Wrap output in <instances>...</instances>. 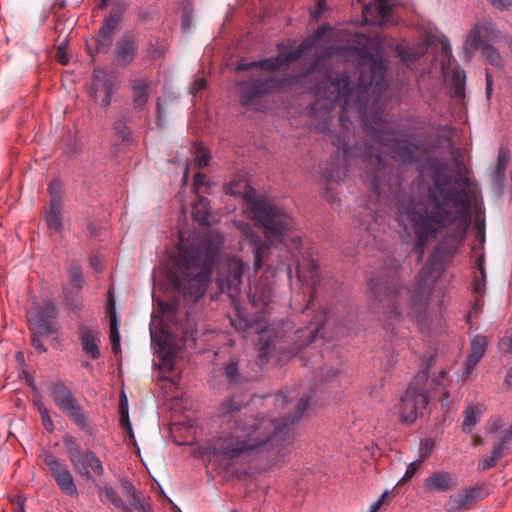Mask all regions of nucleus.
<instances>
[{
	"label": "nucleus",
	"mask_w": 512,
	"mask_h": 512,
	"mask_svg": "<svg viewBox=\"0 0 512 512\" xmlns=\"http://www.w3.org/2000/svg\"><path fill=\"white\" fill-rule=\"evenodd\" d=\"M221 244V240L212 234L193 235L187 239L180 235L169 279L185 302L194 304L205 294Z\"/></svg>",
	"instance_id": "6"
},
{
	"label": "nucleus",
	"mask_w": 512,
	"mask_h": 512,
	"mask_svg": "<svg viewBox=\"0 0 512 512\" xmlns=\"http://www.w3.org/2000/svg\"><path fill=\"white\" fill-rule=\"evenodd\" d=\"M485 407L483 405H470L464 411V421L462 424V430L465 433H470L473 427L479 422L481 415L483 414Z\"/></svg>",
	"instance_id": "33"
},
{
	"label": "nucleus",
	"mask_w": 512,
	"mask_h": 512,
	"mask_svg": "<svg viewBox=\"0 0 512 512\" xmlns=\"http://www.w3.org/2000/svg\"><path fill=\"white\" fill-rule=\"evenodd\" d=\"M503 384L507 390H512V367L508 370Z\"/></svg>",
	"instance_id": "64"
},
{
	"label": "nucleus",
	"mask_w": 512,
	"mask_h": 512,
	"mask_svg": "<svg viewBox=\"0 0 512 512\" xmlns=\"http://www.w3.org/2000/svg\"><path fill=\"white\" fill-rule=\"evenodd\" d=\"M353 41L355 45L350 46L349 50L357 54L361 60L369 62L368 70L360 71L356 86L345 73L337 74L334 78L329 79L330 89L335 94L333 100L326 103L317 100L310 107V113L313 116L319 114L320 123L312 125L320 132L328 130L331 110L336 104L341 105L339 122L344 126L346 116L351 112H363L376 99H379V103L387 100V65L379 55L382 49L380 39L363 33H355Z\"/></svg>",
	"instance_id": "3"
},
{
	"label": "nucleus",
	"mask_w": 512,
	"mask_h": 512,
	"mask_svg": "<svg viewBox=\"0 0 512 512\" xmlns=\"http://www.w3.org/2000/svg\"><path fill=\"white\" fill-rule=\"evenodd\" d=\"M39 334H33L32 336V339H31V342H32V345L33 347L35 348V350L38 352V353H45L47 351V348L46 346L42 343V341L40 340L39 338Z\"/></svg>",
	"instance_id": "55"
},
{
	"label": "nucleus",
	"mask_w": 512,
	"mask_h": 512,
	"mask_svg": "<svg viewBox=\"0 0 512 512\" xmlns=\"http://www.w3.org/2000/svg\"><path fill=\"white\" fill-rule=\"evenodd\" d=\"M387 495H388L387 491L383 492L382 495L380 496V498L377 501H375L374 503L371 504V506L369 508V512H377L381 508V506L383 505L384 500H385Z\"/></svg>",
	"instance_id": "58"
},
{
	"label": "nucleus",
	"mask_w": 512,
	"mask_h": 512,
	"mask_svg": "<svg viewBox=\"0 0 512 512\" xmlns=\"http://www.w3.org/2000/svg\"><path fill=\"white\" fill-rule=\"evenodd\" d=\"M119 412H120V424L122 428L127 432L130 440L135 441L134 432L132 429V425L129 419L128 414V402L125 397V395H122L120 399V405H119Z\"/></svg>",
	"instance_id": "38"
},
{
	"label": "nucleus",
	"mask_w": 512,
	"mask_h": 512,
	"mask_svg": "<svg viewBox=\"0 0 512 512\" xmlns=\"http://www.w3.org/2000/svg\"><path fill=\"white\" fill-rule=\"evenodd\" d=\"M427 375L420 373L414 377L397 405V414L402 423L415 422L426 408L429 399L426 390Z\"/></svg>",
	"instance_id": "9"
},
{
	"label": "nucleus",
	"mask_w": 512,
	"mask_h": 512,
	"mask_svg": "<svg viewBox=\"0 0 512 512\" xmlns=\"http://www.w3.org/2000/svg\"><path fill=\"white\" fill-rule=\"evenodd\" d=\"M434 188L429 189L426 197L405 212L406 220L411 224L415 235L414 250L421 260L426 245L440 233L457 223L458 231L451 245L439 244L416 276L414 289L400 285L392 280L370 278L368 287L375 299L387 307L386 328L394 332V324L405 318L418 325L427 320L428 302L443 270L449 265L457 249L462 245L469 222L465 218L470 210L472 197L471 181L465 175L451 178L435 172L432 177Z\"/></svg>",
	"instance_id": "1"
},
{
	"label": "nucleus",
	"mask_w": 512,
	"mask_h": 512,
	"mask_svg": "<svg viewBox=\"0 0 512 512\" xmlns=\"http://www.w3.org/2000/svg\"><path fill=\"white\" fill-rule=\"evenodd\" d=\"M494 7L504 9L510 5V0H488Z\"/></svg>",
	"instance_id": "63"
},
{
	"label": "nucleus",
	"mask_w": 512,
	"mask_h": 512,
	"mask_svg": "<svg viewBox=\"0 0 512 512\" xmlns=\"http://www.w3.org/2000/svg\"><path fill=\"white\" fill-rule=\"evenodd\" d=\"M117 86L118 82L115 74L101 67L94 69L92 75L91 95L97 99L99 93H103V97L100 100L102 107L106 108L111 104L112 95L116 91Z\"/></svg>",
	"instance_id": "15"
},
{
	"label": "nucleus",
	"mask_w": 512,
	"mask_h": 512,
	"mask_svg": "<svg viewBox=\"0 0 512 512\" xmlns=\"http://www.w3.org/2000/svg\"><path fill=\"white\" fill-rule=\"evenodd\" d=\"M62 206L63 204H59V201L56 199L54 201H50L49 210L46 213L47 226L49 229L57 232L62 230Z\"/></svg>",
	"instance_id": "35"
},
{
	"label": "nucleus",
	"mask_w": 512,
	"mask_h": 512,
	"mask_svg": "<svg viewBox=\"0 0 512 512\" xmlns=\"http://www.w3.org/2000/svg\"><path fill=\"white\" fill-rule=\"evenodd\" d=\"M465 80L466 76L463 70L453 73L454 96L457 99H462L465 96Z\"/></svg>",
	"instance_id": "42"
},
{
	"label": "nucleus",
	"mask_w": 512,
	"mask_h": 512,
	"mask_svg": "<svg viewBox=\"0 0 512 512\" xmlns=\"http://www.w3.org/2000/svg\"><path fill=\"white\" fill-rule=\"evenodd\" d=\"M63 444L68 453L69 460L72 465L80 464L78 457H80L81 453L84 451L81 449L79 444L75 441L72 436H65L63 438Z\"/></svg>",
	"instance_id": "39"
},
{
	"label": "nucleus",
	"mask_w": 512,
	"mask_h": 512,
	"mask_svg": "<svg viewBox=\"0 0 512 512\" xmlns=\"http://www.w3.org/2000/svg\"><path fill=\"white\" fill-rule=\"evenodd\" d=\"M55 406L62 411L80 430L89 432L91 426L82 406L65 383L57 381L50 387Z\"/></svg>",
	"instance_id": "12"
},
{
	"label": "nucleus",
	"mask_w": 512,
	"mask_h": 512,
	"mask_svg": "<svg viewBox=\"0 0 512 512\" xmlns=\"http://www.w3.org/2000/svg\"><path fill=\"white\" fill-rule=\"evenodd\" d=\"M70 284L77 288L82 289L84 279L82 275L81 267L77 263H72L68 271Z\"/></svg>",
	"instance_id": "43"
},
{
	"label": "nucleus",
	"mask_w": 512,
	"mask_h": 512,
	"mask_svg": "<svg viewBox=\"0 0 512 512\" xmlns=\"http://www.w3.org/2000/svg\"><path fill=\"white\" fill-rule=\"evenodd\" d=\"M327 320L328 316L324 311L315 315L308 326L297 329L291 335L277 334L274 338L260 336L257 344L258 364H265L273 354L277 355L279 361H287L296 356L301 349L315 341Z\"/></svg>",
	"instance_id": "7"
},
{
	"label": "nucleus",
	"mask_w": 512,
	"mask_h": 512,
	"mask_svg": "<svg viewBox=\"0 0 512 512\" xmlns=\"http://www.w3.org/2000/svg\"><path fill=\"white\" fill-rule=\"evenodd\" d=\"M484 260L485 254H480L477 256L475 266L479 271V276L475 275L472 281V291L474 294V302L472 304L471 310L469 314L466 316V321L470 322V319L473 314H477L482 308V300L481 298L485 292V280H486V272L484 268Z\"/></svg>",
	"instance_id": "19"
},
{
	"label": "nucleus",
	"mask_w": 512,
	"mask_h": 512,
	"mask_svg": "<svg viewBox=\"0 0 512 512\" xmlns=\"http://www.w3.org/2000/svg\"><path fill=\"white\" fill-rule=\"evenodd\" d=\"M209 155H207L206 153H203L201 155H199L197 158H196V163H197V166L199 168H204L206 166H208L209 164Z\"/></svg>",
	"instance_id": "62"
},
{
	"label": "nucleus",
	"mask_w": 512,
	"mask_h": 512,
	"mask_svg": "<svg viewBox=\"0 0 512 512\" xmlns=\"http://www.w3.org/2000/svg\"><path fill=\"white\" fill-rule=\"evenodd\" d=\"M130 503L132 509L124 505V512H152L150 504L136 492L132 494Z\"/></svg>",
	"instance_id": "41"
},
{
	"label": "nucleus",
	"mask_w": 512,
	"mask_h": 512,
	"mask_svg": "<svg viewBox=\"0 0 512 512\" xmlns=\"http://www.w3.org/2000/svg\"><path fill=\"white\" fill-rule=\"evenodd\" d=\"M309 405V397L301 398L295 414L285 416L281 421L266 417L238 419L241 404L233 398L224 400L219 408L220 416L233 421L234 427L220 437L218 454L226 460L262 453L273 454L278 458L286 445L288 427L304 416Z\"/></svg>",
	"instance_id": "4"
},
{
	"label": "nucleus",
	"mask_w": 512,
	"mask_h": 512,
	"mask_svg": "<svg viewBox=\"0 0 512 512\" xmlns=\"http://www.w3.org/2000/svg\"><path fill=\"white\" fill-rule=\"evenodd\" d=\"M392 6L393 0H374V2L363 5V18L372 24H383L390 17Z\"/></svg>",
	"instance_id": "21"
},
{
	"label": "nucleus",
	"mask_w": 512,
	"mask_h": 512,
	"mask_svg": "<svg viewBox=\"0 0 512 512\" xmlns=\"http://www.w3.org/2000/svg\"><path fill=\"white\" fill-rule=\"evenodd\" d=\"M63 444L68 453L69 460L72 465L80 464L78 457H80L81 453L84 451L81 449L79 444L75 441L72 436H65L63 438Z\"/></svg>",
	"instance_id": "40"
},
{
	"label": "nucleus",
	"mask_w": 512,
	"mask_h": 512,
	"mask_svg": "<svg viewBox=\"0 0 512 512\" xmlns=\"http://www.w3.org/2000/svg\"><path fill=\"white\" fill-rule=\"evenodd\" d=\"M331 54H332L331 47L327 48L326 51L317 52L313 66L316 67L322 59H325L326 57L330 56Z\"/></svg>",
	"instance_id": "60"
},
{
	"label": "nucleus",
	"mask_w": 512,
	"mask_h": 512,
	"mask_svg": "<svg viewBox=\"0 0 512 512\" xmlns=\"http://www.w3.org/2000/svg\"><path fill=\"white\" fill-rule=\"evenodd\" d=\"M487 495L488 492L485 490V487L480 484L461 489L449 497L446 509L448 512L468 509L471 504L484 499Z\"/></svg>",
	"instance_id": "16"
},
{
	"label": "nucleus",
	"mask_w": 512,
	"mask_h": 512,
	"mask_svg": "<svg viewBox=\"0 0 512 512\" xmlns=\"http://www.w3.org/2000/svg\"><path fill=\"white\" fill-rule=\"evenodd\" d=\"M271 292L272 290L268 285L264 287L256 285L253 289L250 288L248 297L253 306L264 308L270 302Z\"/></svg>",
	"instance_id": "34"
},
{
	"label": "nucleus",
	"mask_w": 512,
	"mask_h": 512,
	"mask_svg": "<svg viewBox=\"0 0 512 512\" xmlns=\"http://www.w3.org/2000/svg\"><path fill=\"white\" fill-rule=\"evenodd\" d=\"M487 348V339L485 336L476 335L471 340V353L466 361L467 369H473L479 360L483 357Z\"/></svg>",
	"instance_id": "31"
},
{
	"label": "nucleus",
	"mask_w": 512,
	"mask_h": 512,
	"mask_svg": "<svg viewBox=\"0 0 512 512\" xmlns=\"http://www.w3.org/2000/svg\"><path fill=\"white\" fill-rule=\"evenodd\" d=\"M137 53L138 44L132 34H124L117 40L114 48V57L118 65H130L135 60Z\"/></svg>",
	"instance_id": "20"
},
{
	"label": "nucleus",
	"mask_w": 512,
	"mask_h": 512,
	"mask_svg": "<svg viewBox=\"0 0 512 512\" xmlns=\"http://www.w3.org/2000/svg\"><path fill=\"white\" fill-rule=\"evenodd\" d=\"M386 102L379 103V99H376L363 112H355L362 122L368 142L354 143L355 134L351 130L349 115L346 116L344 126L340 122V134L332 135L329 129L323 132L336 148L328 167L323 171V178L327 182L339 183L352 171L353 166L364 168L360 176L379 204L386 200L383 195L386 186L383 178L392 170L381 155V150H388L391 158L400 164H413L420 158V145L417 141L391 138L395 131L392 122L384 119Z\"/></svg>",
	"instance_id": "2"
},
{
	"label": "nucleus",
	"mask_w": 512,
	"mask_h": 512,
	"mask_svg": "<svg viewBox=\"0 0 512 512\" xmlns=\"http://www.w3.org/2000/svg\"><path fill=\"white\" fill-rule=\"evenodd\" d=\"M496 461L491 455L484 457L478 463V470H488L496 465Z\"/></svg>",
	"instance_id": "52"
},
{
	"label": "nucleus",
	"mask_w": 512,
	"mask_h": 512,
	"mask_svg": "<svg viewBox=\"0 0 512 512\" xmlns=\"http://www.w3.org/2000/svg\"><path fill=\"white\" fill-rule=\"evenodd\" d=\"M326 2L325 0H317L314 11L312 13L313 18L317 19L322 16V14L326 11Z\"/></svg>",
	"instance_id": "54"
},
{
	"label": "nucleus",
	"mask_w": 512,
	"mask_h": 512,
	"mask_svg": "<svg viewBox=\"0 0 512 512\" xmlns=\"http://www.w3.org/2000/svg\"><path fill=\"white\" fill-rule=\"evenodd\" d=\"M244 199L248 214L259 227L264 229L269 243L279 249H286L293 262L286 264L288 278L292 279V265H294L298 282L303 287H309L310 290V299L304 310L311 309L321 286V274L318 264L312 259L310 253L302 252V238L296 221L268 199L257 196L254 190L246 191Z\"/></svg>",
	"instance_id": "5"
},
{
	"label": "nucleus",
	"mask_w": 512,
	"mask_h": 512,
	"mask_svg": "<svg viewBox=\"0 0 512 512\" xmlns=\"http://www.w3.org/2000/svg\"><path fill=\"white\" fill-rule=\"evenodd\" d=\"M57 316L58 310L56 305L52 301H46L37 309L32 324L39 335L49 336L57 332V328L54 325Z\"/></svg>",
	"instance_id": "18"
},
{
	"label": "nucleus",
	"mask_w": 512,
	"mask_h": 512,
	"mask_svg": "<svg viewBox=\"0 0 512 512\" xmlns=\"http://www.w3.org/2000/svg\"><path fill=\"white\" fill-rule=\"evenodd\" d=\"M423 486L428 491L445 493L457 486V477L451 472L435 471L424 480Z\"/></svg>",
	"instance_id": "24"
},
{
	"label": "nucleus",
	"mask_w": 512,
	"mask_h": 512,
	"mask_svg": "<svg viewBox=\"0 0 512 512\" xmlns=\"http://www.w3.org/2000/svg\"><path fill=\"white\" fill-rule=\"evenodd\" d=\"M133 105L135 109H142L148 100L150 82L146 77L132 79L130 81Z\"/></svg>",
	"instance_id": "28"
},
{
	"label": "nucleus",
	"mask_w": 512,
	"mask_h": 512,
	"mask_svg": "<svg viewBox=\"0 0 512 512\" xmlns=\"http://www.w3.org/2000/svg\"><path fill=\"white\" fill-rule=\"evenodd\" d=\"M192 16L188 11H184L181 18V24L183 30H188L191 25Z\"/></svg>",
	"instance_id": "61"
},
{
	"label": "nucleus",
	"mask_w": 512,
	"mask_h": 512,
	"mask_svg": "<svg viewBox=\"0 0 512 512\" xmlns=\"http://www.w3.org/2000/svg\"><path fill=\"white\" fill-rule=\"evenodd\" d=\"M435 446V441L432 438H426L421 441L420 448H419V460L423 462L426 458H428Z\"/></svg>",
	"instance_id": "46"
},
{
	"label": "nucleus",
	"mask_w": 512,
	"mask_h": 512,
	"mask_svg": "<svg viewBox=\"0 0 512 512\" xmlns=\"http://www.w3.org/2000/svg\"><path fill=\"white\" fill-rule=\"evenodd\" d=\"M121 20V12L112 10L110 14L104 18L96 39V52L102 51L103 48L108 49L112 44V36Z\"/></svg>",
	"instance_id": "23"
},
{
	"label": "nucleus",
	"mask_w": 512,
	"mask_h": 512,
	"mask_svg": "<svg viewBox=\"0 0 512 512\" xmlns=\"http://www.w3.org/2000/svg\"><path fill=\"white\" fill-rule=\"evenodd\" d=\"M108 296V314L110 316V341L112 345V350L115 354L121 352L120 347V333H119V324L118 319L115 312V305L112 293L109 291L107 293Z\"/></svg>",
	"instance_id": "29"
},
{
	"label": "nucleus",
	"mask_w": 512,
	"mask_h": 512,
	"mask_svg": "<svg viewBox=\"0 0 512 512\" xmlns=\"http://www.w3.org/2000/svg\"><path fill=\"white\" fill-rule=\"evenodd\" d=\"M510 160V152L507 148L501 147L499 149L497 163L492 173V177L496 182H502L505 177V171Z\"/></svg>",
	"instance_id": "37"
},
{
	"label": "nucleus",
	"mask_w": 512,
	"mask_h": 512,
	"mask_svg": "<svg viewBox=\"0 0 512 512\" xmlns=\"http://www.w3.org/2000/svg\"><path fill=\"white\" fill-rule=\"evenodd\" d=\"M207 81L204 78L196 79L192 85V92L197 93L206 88Z\"/></svg>",
	"instance_id": "59"
},
{
	"label": "nucleus",
	"mask_w": 512,
	"mask_h": 512,
	"mask_svg": "<svg viewBox=\"0 0 512 512\" xmlns=\"http://www.w3.org/2000/svg\"><path fill=\"white\" fill-rule=\"evenodd\" d=\"M38 411L40 413L42 424H43L44 428L48 432H52L54 430V423H53L48 411L43 407L42 404L38 405Z\"/></svg>",
	"instance_id": "50"
},
{
	"label": "nucleus",
	"mask_w": 512,
	"mask_h": 512,
	"mask_svg": "<svg viewBox=\"0 0 512 512\" xmlns=\"http://www.w3.org/2000/svg\"><path fill=\"white\" fill-rule=\"evenodd\" d=\"M161 355V364L162 368L167 370H173L174 368V354L171 351H166V343L162 342L159 344Z\"/></svg>",
	"instance_id": "44"
},
{
	"label": "nucleus",
	"mask_w": 512,
	"mask_h": 512,
	"mask_svg": "<svg viewBox=\"0 0 512 512\" xmlns=\"http://www.w3.org/2000/svg\"><path fill=\"white\" fill-rule=\"evenodd\" d=\"M422 463L423 462H421V460H419V459L411 462L407 466L405 474L402 477L400 482H407L408 480H410L414 476V474L416 473V471L418 470V468L421 466Z\"/></svg>",
	"instance_id": "51"
},
{
	"label": "nucleus",
	"mask_w": 512,
	"mask_h": 512,
	"mask_svg": "<svg viewBox=\"0 0 512 512\" xmlns=\"http://www.w3.org/2000/svg\"><path fill=\"white\" fill-rule=\"evenodd\" d=\"M239 86L241 104L256 109V103L262 96L280 91L285 86V81L275 75L255 73Z\"/></svg>",
	"instance_id": "11"
},
{
	"label": "nucleus",
	"mask_w": 512,
	"mask_h": 512,
	"mask_svg": "<svg viewBox=\"0 0 512 512\" xmlns=\"http://www.w3.org/2000/svg\"><path fill=\"white\" fill-rule=\"evenodd\" d=\"M236 227L243 233L244 237L248 240L253 249L254 254V270L261 269L266 260L270 247L261 239V237L253 231L249 223L244 221H237Z\"/></svg>",
	"instance_id": "17"
},
{
	"label": "nucleus",
	"mask_w": 512,
	"mask_h": 512,
	"mask_svg": "<svg viewBox=\"0 0 512 512\" xmlns=\"http://www.w3.org/2000/svg\"><path fill=\"white\" fill-rule=\"evenodd\" d=\"M80 341L83 351L92 360H96L100 357V337L99 331L90 327H80Z\"/></svg>",
	"instance_id": "25"
},
{
	"label": "nucleus",
	"mask_w": 512,
	"mask_h": 512,
	"mask_svg": "<svg viewBox=\"0 0 512 512\" xmlns=\"http://www.w3.org/2000/svg\"><path fill=\"white\" fill-rule=\"evenodd\" d=\"M328 28V25H323L317 28L312 35L305 38L294 50H291V47L286 44L278 43L277 55L250 62H239L236 65L235 70L237 72L258 69L268 72L277 71L280 68L299 60L306 52L311 51L313 47L324 37Z\"/></svg>",
	"instance_id": "8"
},
{
	"label": "nucleus",
	"mask_w": 512,
	"mask_h": 512,
	"mask_svg": "<svg viewBox=\"0 0 512 512\" xmlns=\"http://www.w3.org/2000/svg\"><path fill=\"white\" fill-rule=\"evenodd\" d=\"M42 458L61 492L70 497H77V486L67 463L50 451H44Z\"/></svg>",
	"instance_id": "14"
},
{
	"label": "nucleus",
	"mask_w": 512,
	"mask_h": 512,
	"mask_svg": "<svg viewBox=\"0 0 512 512\" xmlns=\"http://www.w3.org/2000/svg\"><path fill=\"white\" fill-rule=\"evenodd\" d=\"M90 266L92 267V269L99 273L102 271L103 269V263H102V259L100 256L98 255H93L90 257Z\"/></svg>",
	"instance_id": "56"
},
{
	"label": "nucleus",
	"mask_w": 512,
	"mask_h": 512,
	"mask_svg": "<svg viewBox=\"0 0 512 512\" xmlns=\"http://www.w3.org/2000/svg\"><path fill=\"white\" fill-rule=\"evenodd\" d=\"M114 129H115L117 136L123 142H128L132 139L130 129L123 122L119 121V122L115 123Z\"/></svg>",
	"instance_id": "48"
},
{
	"label": "nucleus",
	"mask_w": 512,
	"mask_h": 512,
	"mask_svg": "<svg viewBox=\"0 0 512 512\" xmlns=\"http://www.w3.org/2000/svg\"><path fill=\"white\" fill-rule=\"evenodd\" d=\"M78 459L80 464L72 466L78 474L85 477L87 480H91L93 474L96 476H102L104 474L103 464L92 450L83 451Z\"/></svg>",
	"instance_id": "22"
},
{
	"label": "nucleus",
	"mask_w": 512,
	"mask_h": 512,
	"mask_svg": "<svg viewBox=\"0 0 512 512\" xmlns=\"http://www.w3.org/2000/svg\"><path fill=\"white\" fill-rule=\"evenodd\" d=\"M506 442H503V440H499L496 442L491 449L490 455L496 460H501L506 455Z\"/></svg>",
	"instance_id": "49"
},
{
	"label": "nucleus",
	"mask_w": 512,
	"mask_h": 512,
	"mask_svg": "<svg viewBox=\"0 0 512 512\" xmlns=\"http://www.w3.org/2000/svg\"><path fill=\"white\" fill-rule=\"evenodd\" d=\"M236 318L231 319V325L236 330H243V331H254L257 334H264L266 331H268V324L266 322H263L261 319H250L247 318L243 311H241L238 307H236Z\"/></svg>",
	"instance_id": "27"
},
{
	"label": "nucleus",
	"mask_w": 512,
	"mask_h": 512,
	"mask_svg": "<svg viewBox=\"0 0 512 512\" xmlns=\"http://www.w3.org/2000/svg\"><path fill=\"white\" fill-rule=\"evenodd\" d=\"M427 48L428 42L417 46H409L403 41L396 44L394 51L404 64L411 65L424 56Z\"/></svg>",
	"instance_id": "26"
},
{
	"label": "nucleus",
	"mask_w": 512,
	"mask_h": 512,
	"mask_svg": "<svg viewBox=\"0 0 512 512\" xmlns=\"http://www.w3.org/2000/svg\"><path fill=\"white\" fill-rule=\"evenodd\" d=\"M48 192L50 195V201H54L56 199L59 201V204H63L62 189L59 180L55 179L50 182L48 186Z\"/></svg>",
	"instance_id": "47"
},
{
	"label": "nucleus",
	"mask_w": 512,
	"mask_h": 512,
	"mask_svg": "<svg viewBox=\"0 0 512 512\" xmlns=\"http://www.w3.org/2000/svg\"><path fill=\"white\" fill-rule=\"evenodd\" d=\"M502 419L500 417L491 418L488 422L487 430L489 433L494 434L502 427Z\"/></svg>",
	"instance_id": "53"
},
{
	"label": "nucleus",
	"mask_w": 512,
	"mask_h": 512,
	"mask_svg": "<svg viewBox=\"0 0 512 512\" xmlns=\"http://www.w3.org/2000/svg\"><path fill=\"white\" fill-rule=\"evenodd\" d=\"M499 36V30L494 23L484 22L476 24L468 33L464 42L467 56L470 57L478 48L482 47V53L487 61L493 66H500L502 63L500 53L489 44Z\"/></svg>",
	"instance_id": "10"
},
{
	"label": "nucleus",
	"mask_w": 512,
	"mask_h": 512,
	"mask_svg": "<svg viewBox=\"0 0 512 512\" xmlns=\"http://www.w3.org/2000/svg\"><path fill=\"white\" fill-rule=\"evenodd\" d=\"M100 501L104 504L109 503L114 508H120L123 510L124 502L117 493V491L110 485H104L98 487Z\"/></svg>",
	"instance_id": "36"
},
{
	"label": "nucleus",
	"mask_w": 512,
	"mask_h": 512,
	"mask_svg": "<svg viewBox=\"0 0 512 512\" xmlns=\"http://www.w3.org/2000/svg\"><path fill=\"white\" fill-rule=\"evenodd\" d=\"M275 402H276L277 406L284 407L288 402L286 391H284V390L279 391L275 395Z\"/></svg>",
	"instance_id": "57"
},
{
	"label": "nucleus",
	"mask_w": 512,
	"mask_h": 512,
	"mask_svg": "<svg viewBox=\"0 0 512 512\" xmlns=\"http://www.w3.org/2000/svg\"><path fill=\"white\" fill-rule=\"evenodd\" d=\"M245 270L244 262L237 256H228L223 261L217 276V284L221 292L226 293L235 303L240 292L242 277Z\"/></svg>",
	"instance_id": "13"
},
{
	"label": "nucleus",
	"mask_w": 512,
	"mask_h": 512,
	"mask_svg": "<svg viewBox=\"0 0 512 512\" xmlns=\"http://www.w3.org/2000/svg\"><path fill=\"white\" fill-rule=\"evenodd\" d=\"M476 237L479 241V247L474 245L472 246V251L474 253H477L478 250H480V253L478 254V256L480 254H484L483 252V249H484V242H485V223L484 221H478L477 224H476Z\"/></svg>",
	"instance_id": "45"
},
{
	"label": "nucleus",
	"mask_w": 512,
	"mask_h": 512,
	"mask_svg": "<svg viewBox=\"0 0 512 512\" xmlns=\"http://www.w3.org/2000/svg\"><path fill=\"white\" fill-rule=\"evenodd\" d=\"M191 215L193 220L201 225H209L211 213L208 199L200 197L192 206Z\"/></svg>",
	"instance_id": "32"
},
{
	"label": "nucleus",
	"mask_w": 512,
	"mask_h": 512,
	"mask_svg": "<svg viewBox=\"0 0 512 512\" xmlns=\"http://www.w3.org/2000/svg\"><path fill=\"white\" fill-rule=\"evenodd\" d=\"M223 375L230 385H242L248 381V378L241 373L239 360L231 357L223 366Z\"/></svg>",
	"instance_id": "30"
}]
</instances>
